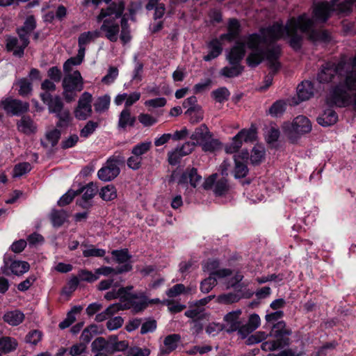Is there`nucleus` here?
Listing matches in <instances>:
<instances>
[{
	"label": "nucleus",
	"instance_id": "obj_1",
	"mask_svg": "<svg viewBox=\"0 0 356 356\" xmlns=\"http://www.w3.org/2000/svg\"><path fill=\"white\" fill-rule=\"evenodd\" d=\"M303 33H306L313 41H327L330 38L326 31L315 29L314 21L305 13L289 19L285 26L275 22L268 28L262 29L261 35L251 34L243 41H236L228 55L229 62L230 64L240 63L245 56L246 43L251 49L246 59L247 63L250 67H254L264 59L269 44L281 38H286L290 46L297 50L301 47Z\"/></svg>",
	"mask_w": 356,
	"mask_h": 356
},
{
	"label": "nucleus",
	"instance_id": "obj_2",
	"mask_svg": "<svg viewBox=\"0 0 356 356\" xmlns=\"http://www.w3.org/2000/svg\"><path fill=\"white\" fill-rule=\"evenodd\" d=\"M320 83L339 81L327 99V104L343 107L354 104L356 98V55L353 59L341 60L337 64L327 63L317 75Z\"/></svg>",
	"mask_w": 356,
	"mask_h": 356
},
{
	"label": "nucleus",
	"instance_id": "obj_3",
	"mask_svg": "<svg viewBox=\"0 0 356 356\" xmlns=\"http://www.w3.org/2000/svg\"><path fill=\"white\" fill-rule=\"evenodd\" d=\"M124 3L123 1L111 3L106 9L102 8L97 17V22L103 21L100 26V33L111 42H116L118 40L120 26L117 19L122 18L124 10Z\"/></svg>",
	"mask_w": 356,
	"mask_h": 356
},
{
	"label": "nucleus",
	"instance_id": "obj_4",
	"mask_svg": "<svg viewBox=\"0 0 356 356\" xmlns=\"http://www.w3.org/2000/svg\"><path fill=\"white\" fill-rule=\"evenodd\" d=\"M355 1L356 0H331V3L327 1L318 3L314 6L313 17L316 22H325L332 10L349 11Z\"/></svg>",
	"mask_w": 356,
	"mask_h": 356
},
{
	"label": "nucleus",
	"instance_id": "obj_5",
	"mask_svg": "<svg viewBox=\"0 0 356 356\" xmlns=\"http://www.w3.org/2000/svg\"><path fill=\"white\" fill-rule=\"evenodd\" d=\"M40 98L48 106L49 113H55L59 119L57 126H67L70 121V115L67 109L63 108L61 98L59 96L53 97L49 92L41 93Z\"/></svg>",
	"mask_w": 356,
	"mask_h": 356
},
{
	"label": "nucleus",
	"instance_id": "obj_6",
	"mask_svg": "<svg viewBox=\"0 0 356 356\" xmlns=\"http://www.w3.org/2000/svg\"><path fill=\"white\" fill-rule=\"evenodd\" d=\"M273 335L277 339L264 342L261 344V349L263 350L274 351L289 345V339L284 337V336L291 335L292 330L286 327L284 321H281L275 323L273 325Z\"/></svg>",
	"mask_w": 356,
	"mask_h": 356
},
{
	"label": "nucleus",
	"instance_id": "obj_7",
	"mask_svg": "<svg viewBox=\"0 0 356 356\" xmlns=\"http://www.w3.org/2000/svg\"><path fill=\"white\" fill-rule=\"evenodd\" d=\"M62 86L65 99L67 102L74 100L76 92L81 91L83 88V80L79 71L75 70L72 73L65 74Z\"/></svg>",
	"mask_w": 356,
	"mask_h": 356
},
{
	"label": "nucleus",
	"instance_id": "obj_8",
	"mask_svg": "<svg viewBox=\"0 0 356 356\" xmlns=\"http://www.w3.org/2000/svg\"><path fill=\"white\" fill-rule=\"evenodd\" d=\"M125 159L121 154L110 156L105 164L98 170V178L103 181H112L120 174V165H122Z\"/></svg>",
	"mask_w": 356,
	"mask_h": 356
},
{
	"label": "nucleus",
	"instance_id": "obj_9",
	"mask_svg": "<svg viewBox=\"0 0 356 356\" xmlns=\"http://www.w3.org/2000/svg\"><path fill=\"white\" fill-rule=\"evenodd\" d=\"M30 268V265L28 262L16 260L13 259L10 256L5 255L3 258V264L1 267V272L6 276L14 275L20 276L26 273Z\"/></svg>",
	"mask_w": 356,
	"mask_h": 356
},
{
	"label": "nucleus",
	"instance_id": "obj_10",
	"mask_svg": "<svg viewBox=\"0 0 356 356\" xmlns=\"http://www.w3.org/2000/svg\"><path fill=\"white\" fill-rule=\"evenodd\" d=\"M283 129L288 136L292 138L296 135L309 133L312 130V124L307 117L298 115L291 123H285Z\"/></svg>",
	"mask_w": 356,
	"mask_h": 356
},
{
	"label": "nucleus",
	"instance_id": "obj_11",
	"mask_svg": "<svg viewBox=\"0 0 356 356\" xmlns=\"http://www.w3.org/2000/svg\"><path fill=\"white\" fill-rule=\"evenodd\" d=\"M280 55V48L279 46H273L271 48L266 49L264 58H266L268 65L272 74H269L265 78L266 88L271 85L273 75L279 70L280 63L278 61Z\"/></svg>",
	"mask_w": 356,
	"mask_h": 356
},
{
	"label": "nucleus",
	"instance_id": "obj_12",
	"mask_svg": "<svg viewBox=\"0 0 356 356\" xmlns=\"http://www.w3.org/2000/svg\"><path fill=\"white\" fill-rule=\"evenodd\" d=\"M255 138L256 131L254 129H243L233 137L232 142L225 147V151L229 154L234 153L241 148L243 141L245 143L252 142Z\"/></svg>",
	"mask_w": 356,
	"mask_h": 356
},
{
	"label": "nucleus",
	"instance_id": "obj_13",
	"mask_svg": "<svg viewBox=\"0 0 356 356\" xmlns=\"http://www.w3.org/2000/svg\"><path fill=\"white\" fill-rule=\"evenodd\" d=\"M124 298L126 301L124 302V308L131 309L134 313L140 312L148 306V298L143 292L128 294Z\"/></svg>",
	"mask_w": 356,
	"mask_h": 356
},
{
	"label": "nucleus",
	"instance_id": "obj_14",
	"mask_svg": "<svg viewBox=\"0 0 356 356\" xmlns=\"http://www.w3.org/2000/svg\"><path fill=\"white\" fill-rule=\"evenodd\" d=\"M92 96L88 92H84L78 101V105L74 111L76 118L79 120H84L92 114L91 102Z\"/></svg>",
	"mask_w": 356,
	"mask_h": 356
},
{
	"label": "nucleus",
	"instance_id": "obj_15",
	"mask_svg": "<svg viewBox=\"0 0 356 356\" xmlns=\"http://www.w3.org/2000/svg\"><path fill=\"white\" fill-rule=\"evenodd\" d=\"M0 105L6 113L13 115H19L26 113L29 108V104L19 99L7 98L1 101Z\"/></svg>",
	"mask_w": 356,
	"mask_h": 356
},
{
	"label": "nucleus",
	"instance_id": "obj_16",
	"mask_svg": "<svg viewBox=\"0 0 356 356\" xmlns=\"http://www.w3.org/2000/svg\"><path fill=\"white\" fill-rule=\"evenodd\" d=\"M76 192L78 193V195L83 193L81 198L76 202L77 204L83 209H90L92 206V199L97 193V188L93 183H89L86 186L76 190Z\"/></svg>",
	"mask_w": 356,
	"mask_h": 356
},
{
	"label": "nucleus",
	"instance_id": "obj_17",
	"mask_svg": "<svg viewBox=\"0 0 356 356\" xmlns=\"http://www.w3.org/2000/svg\"><path fill=\"white\" fill-rule=\"evenodd\" d=\"M230 275L231 271L225 268L211 273L209 277L201 282L200 291L204 293H208L217 284L216 276L219 278H222Z\"/></svg>",
	"mask_w": 356,
	"mask_h": 356
},
{
	"label": "nucleus",
	"instance_id": "obj_18",
	"mask_svg": "<svg viewBox=\"0 0 356 356\" xmlns=\"http://www.w3.org/2000/svg\"><path fill=\"white\" fill-rule=\"evenodd\" d=\"M195 142H186L180 147L168 153V162L170 165H176L179 162L181 157L188 155L195 149Z\"/></svg>",
	"mask_w": 356,
	"mask_h": 356
},
{
	"label": "nucleus",
	"instance_id": "obj_19",
	"mask_svg": "<svg viewBox=\"0 0 356 356\" xmlns=\"http://www.w3.org/2000/svg\"><path fill=\"white\" fill-rule=\"evenodd\" d=\"M241 313V309H237L227 313L224 316V325L222 326L227 332H233L238 329L242 323V321L240 320Z\"/></svg>",
	"mask_w": 356,
	"mask_h": 356
},
{
	"label": "nucleus",
	"instance_id": "obj_20",
	"mask_svg": "<svg viewBox=\"0 0 356 356\" xmlns=\"http://www.w3.org/2000/svg\"><path fill=\"white\" fill-rule=\"evenodd\" d=\"M96 348H99V350L107 349V353L113 354L115 352L124 351L129 347V343L126 341H117L116 343H107L106 339L98 340L94 344Z\"/></svg>",
	"mask_w": 356,
	"mask_h": 356
},
{
	"label": "nucleus",
	"instance_id": "obj_21",
	"mask_svg": "<svg viewBox=\"0 0 356 356\" xmlns=\"http://www.w3.org/2000/svg\"><path fill=\"white\" fill-rule=\"evenodd\" d=\"M202 177L197 174V169L192 168L186 169L180 176L178 180V184L185 186L190 184L191 186L195 188L201 181Z\"/></svg>",
	"mask_w": 356,
	"mask_h": 356
},
{
	"label": "nucleus",
	"instance_id": "obj_22",
	"mask_svg": "<svg viewBox=\"0 0 356 356\" xmlns=\"http://www.w3.org/2000/svg\"><path fill=\"white\" fill-rule=\"evenodd\" d=\"M241 31V25L236 19H229L227 24V33L222 34L220 36L222 40H228L231 42L238 36Z\"/></svg>",
	"mask_w": 356,
	"mask_h": 356
},
{
	"label": "nucleus",
	"instance_id": "obj_23",
	"mask_svg": "<svg viewBox=\"0 0 356 356\" xmlns=\"http://www.w3.org/2000/svg\"><path fill=\"white\" fill-rule=\"evenodd\" d=\"M180 340L181 336L178 334L168 335L163 341L164 347L160 348V353L161 355L170 354L177 348Z\"/></svg>",
	"mask_w": 356,
	"mask_h": 356
},
{
	"label": "nucleus",
	"instance_id": "obj_24",
	"mask_svg": "<svg viewBox=\"0 0 356 356\" xmlns=\"http://www.w3.org/2000/svg\"><path fill=\"white\" fill-rule=\"evenodd\" d=\"M211 134V133L208 127L204 124H202L195 129L191 136V139L193 142L195 143V145L201 146Z\"/></svg>",
	"mask_w": 356,
	"mask_h": 356
},
{
	"label": "nucleus",
	"instance_id": "obj_25",
	"mask_svg": "<svg viewBox=\"0 0 356 356\" xmlns=\"http://www.w3.org/2000/svg\"><path fill=\"white\" fill-rule=\"evenodd\" d=\"M314 95V86L311 81H305L297 87V95L300 101H306Z\"/></svg>",
	"mask_w": 356,
	"mask_h": 356
},
{
	"label": "nucleus",
	"instance_id": "obj_26",
	"mask_svg": "<svg viewBox=\"0 0 356 356\" xmlns=\"http://www.w3.org/2000/svg\"><path fill=\"white\" fill-rule=\"evenodd\" d=\"M338 116L334 111L328 108L317 118V122L323 127H328L335 124L337 121Z\"/></svg>",
	"mask_w": 356,
	"mask_h": 356
},
{
	"label": "nucleus",
	"instance_id": "obj_27",
	"mask_svg": "<svg viewBox=\"0 0 356 356\" xmlns=\"http://www.w3.org/2000/svg\"><path fill=\"white\" fill-rule=\"evenodd\" d=\"M184 315L191 319L209 320V314L205 312L204 308L195 305L194 302L190 305L189 309L185 312Z\"/></svg>",
	"mask_w": 356,
	"mask_h": 356
},
{
	"label": "nucleus",
	"instance_id": "obj_28",
	"mask_svg": "<svg viewBox=\"0 0 356 356\" xmlns=\"http://www.w3.org/2000/svg\"><path fill=\"white\" fill-rule=\"evenodd\" d=\"M248 153L247 152H243L242 161H240L239 156H234V176L236 178L244 177L247 175L248 170L244 160L248 159Z\"/></svg>",
	"mask_w": 356,
	"mask_h": 356
},
{
	"label": "nucleus",
	"instance_id": "obj_29",
	"mask_svg": "<svg viewBox=\"0 0 356 356\" xmlns=\"http://www.w3.org/2000/svg\"><path fill=\"white\" fill-rule=\"evenodd\" d=\"M220 38L213 39L209 43V48L210 49L209 54L204 56L205 61H210L212 59L217 58L222 51V44Z\"/></svg>",
	"mask_w": 356,
	"mask_h": 356
},
{
	"label": "nucleus",
	"instance_id": "obj_30",
	"mask_svg": "<svg viewBox=\"0 0 356 356\" xmlns=\"http://www.w3.org/2000/svg\"><path fill=\"white\" fill-rule=\"evenodd\" d=\"M3 321L12 326H17L22 323L24 319V314L19 310L7 312L3 315Z\"/></svg>",
	"mask_w": 356,
	"mask_h": 356
},
{
	"label": "nucleus",
	"instance_id": "obj_31",
	"mask_svg": "<svg viewBox=\"0 0 356 356\" xmlns=\"http://www.w3.org/2000/svg\"><path fill=\"white\" fill-rule=\"evenodd\" d=\"M132 268V266L130 264H124L122 266L118 267L115 269L108 266H103L95 270L97 275H103L107 276L111 273H122L124 272L130 271Z\"/></svg>",
	"mask_w": 356,
	"mask_h": 356
},
{
	"label": "nucleus",
	"instance_id": "obj_32",
	"mask_svg": "<svg viewBox=\"0 0 356 356\" xmlns=\"http://www.w3.org/2000/svg\"><path fill=\"white\" fill-rule=\"evenodd\" d=\"M136 122V118L132 116L130 110L123 109L119 115L118 127L124 129L127 127H134Z\"/></svg>",
	"mask_w": 356,
	"mask_h": 356
},
{
	"label": "nucleus",
	"instance_id": "obj_33",
	"mask_svg": "<svg viewBox=\"0 0 356 356\" xmlns=\"http://www.w3.org/2000/svg\"><path fill=\"white\" fill-rule=\"evenodd\" d=\"M200 147L205 152H214L222 148V143L218 139L213 138L211 134Z\"/></svg>",
	"mask_w": 356,
	"mask_h": 356
},
{
	"label": "nucleus",
	"instance_id": "obj_34",
	"mask_svg": "<svg viewBox=\"0 0 356 356\" xmlns=\"http://www.w3.org/2000/svg\"><path fill=\"white\" fill-rule=\"evenodd\" d=\"M19 131L29 134L35 131V126L33 121L29 116H23L17 122Z\"/></svg>",
	"mask_w": 356,
	"mask_h": 356
},
{
	"label": "nucleus",
	"instance_id": "obj_35",
	"mask_svg": "<svg viewBox=\"0 0 356 356\" xmlns=\"http://www.w3.org/2000/svg\"><path fill=\"white\" fill-rule=\"evenodd\" d=\"M17 33L19 38L18 40L21 42V48L15 52V56L20 58L24 55V49L29 44V35L31 33L21 28L17 29Z\"/></svg>",
	"mask_w": 356,
	"mask_h": 356
},
{
	"label": "nucleus",
	"instance_id": "obj_36",
	"mask_svg": "<svg viewBox=\"0 0 356 356\" xmlns=\"http://www.w3.org/2000/svg\"><path fill=\"white\" fill-rule=\"evenodd\" d=\"M99 36L100 31L98 30L83 32L79 36L78 44L81 46L85 45L86 47L90 42H94Z\"/></svg>",
	"mask_w": 356,
	"mask_h": 356
},
{
	"label": "nucleus",
	"instance_id": "obj_37",
	"mask_svg": "<svg viewBox=\"0 0 356 356\" xmlns=\"http://www.w3.org/2000/svg\"><path fill=\"white\" fill-rule=\"evenodd\" d=\"M67 218V214L64 210H52L50 219L54 227H60Z\"/></svg>",
	"mask_w": 356,
	"mask_h": 356
},
{
	"label": "nucleus",
	"instance_id": "obj_38",
	"mask_svg": "<svg viewBox=\"0 0 356 356\" xmlns=\"http://www.w3.org/2000/svg\"><path fill=\"white\" fill-rule=\"evenodd\" d=\"M16 339L10 337H3L0 339V350L3 353H10L15 350L17 347Z\"/></svg>",
	"mask_w": 356,
	"mask_h": 356
},
{
	"label": "nucleus",
	"instance_id": "obj_39",
	"mask_svg": "<svg viewBox=\"0 0 356 356\" xmlns=\"http://www.w3.org/2000/svg\"><path fill=\"white\" fill-rule=\"evenodd\" d=\"M110 102L111 97L108 95L98 97L94 104L95 111L99 113L106 111L109 108Z\"/></svg>",
	"mask_w": 356,
	"mask_h": 356
},
{
	"label": "nucleus",
	"instance_id": "obj_40",
	"mask_svg": "<svg viewBox=\"0 0 356 356\" xmlns=\"http://www.w3.org/2000/svg\"><path fill=\"white\" fill-rule=\"evenodd\" d=\"M232 67H225L220 70V74L228 78L238 76L243 70V67L238 64H232Z\"/></svg>",
	"mask_w": 356,
	"mask_h": 356
},
{
	"label": "nucleus",
	"instance_id": "obj_41",
	"mask_svg": "<svg viewBox=\"0 0 356 356\" xmlns=\"http://www.w3.org/2000/svg\"><path fill=\"white\" fill-rule=\"evenodd\" d=\"M99 196L104 201H111L117 197V190L113 185H107L101 188Z\"/></svg>",
	"mask_w": 356,
	"mask_h": 356
},
{
	"label": "nucleus",
	"instance_id": "obj_42",
	"mask_svg": "<svg viewBox=\"0 0 356 356\" xmlns=\"http://www.w3.org/2000/svg\"><path fill=\"white\" fill-rule=\"evenodd\" d=\"M286 108V104L283 100H277L268 109V113L273 117L282 115Z\"/></svg>",
	"mask_w": 356,
	"mask_h": 356
},
{
	"label": "nucleus",
	"instance_id": "obj_43",
	"mask_svg": "<svg viewBox=\"0 0 356 356\" xmlns=\"http://www.w3.org/2000/svg\"><path fill=\"white\" fill-rule=\"evenodd\" d=\"M121 31H120V40L123 43L126 44L131 40L130 30L128 24V19L124 17H122L120 20Z\"/></svg>",
	"mask_w": 356,
	"mask_h": 356
},
{
	"label": "nucleus",
	"instance_id": "obj_44",
	"mask_svg": "<svg viewBox=\"0 0 356 356\" xmlns=\"http://www.w3.org/2000/svg\"><path fill=\"white\" fill-rule=\"evenodd\" d=\"M151 147V141L140 143L134 146V147L131 149V154L136 155L137 156L142 157L143 155L145 154L150 150Z\"/></svg>",
	"mask_w": 356,
	"mask_h": 356
},
{
	"label": "nucleus",
	"instance_id": "obj_45",
	"mask_svg": "<svg viewBox=\"0 0 356 356\" xmlns=\"http://www.w3.org/2000/svg\"><path fill=\"white\" fill-rule=\"evenodd\" d=\"M112 255L119 264H129L128 261L131 258L127 249L115 250L111 252Z\"/></svg>",
	"mask_w": 356,
	"mask_h": 356
},
{
	"label": "nucleus",
	"instance_id": "obj_46",
	"mask_svg": "<svg viewBox=\"0 0 356 356\" xmlns=\"http://www.w3.org/2000/svg\"><path fill=\"white\" fill-rule=\"evenodd\" d=\"M106 254L104 249L96 248L93 245H90L83 251L84 257H103Z\"/></svg>",
	"mask_w": 356,
	"mask_h": 356
},
{
	"label": "nucleus",
	"instance_id": "obj_47",
	"mask_svg": "<svg viewBox=\"0 0 356 356\" xmlns=\"http://www.w3.org/2000/svg\"><path fill=\"white\" fill-rule=\"evenodd\" d=\"M265 150L261 146L254 147L250 156V161L252 164H259L264 158Z\"/></svg>",
	"mask_w": 356,
	"mask_h": 356
},
{
	"label": "nucleus",
	"instance_id": "obj_48",
	"mask_svg": "<svg viewBox=\"0 0 356 356\" xmlns=\"http://www.w3.org/2000/svg\"><path fill=\"white\" fill-rule=\"evenodd\" d=\"M230 93L229 90L225 88H219L211 92V96L218 102H222L229 98Z\"/></svg>",
	"mask_w": 356,
	"mask_h": 356
},
{
	"label": "nucleus",
	"instance_id": "obj_49",
	"mask_svg": "<svg viewBox=\"0 0 356 356\" xmlns=\"http://www.w3.org/2000/svg\"><path fill=\"white\" fill-rule=\"evenodd\" d=\"M267 337L268 334L265 332L259 331L255 332L254 334L249 336L245 343L248 346L258 343L266 339Z\"/></svg>",
	"mask_w": 356,
	"mask_h": 356
},
{
	"label": "nucleus",
	"instance_id": "obj_50",
	"mask_svg": "<svg viewBox=\"0 0 356 356\" xmlns=\"http://www.w3.org/2000/svg\"><path fill=\"white\" fill-rule=\"evenodd\" d=\"M6 48L15 56V52L21 48V42L16 37L8 36L6 38Z\"/></svg>",
	"mask_w": 356,
	"mask_h": 356
},
{
	"label": "nucleus",
	"instance_id": "obj_51",
	"mask_svg": "<svg viewBox=\"0 0 356 356\" xmlns=\"http://www.w3.org/2000/svg\"><path fill=\"white\" fill-rule=\"evenodd\" d=\"M31 170V166L29 163L24 162L17 164L15 166L13 170V176L19 177L29 172Z\"/></svg>",
	"mask_w": 356,
	"mask_h": 356
},
{
	"label": "nucleus",
	"instance_id": "obj_52",
	"mask_svg": "<svg viewBox=\"0 0 356 356\" xmlns=\"http://www.w3.org/2000/svg\"><path fill=\"white\" fill-rule=\"evenodd\" d=\"M18 85L19 86V94L21 96H26L31 93L32 90L31 83L26 79H20L18 81Z\"/></svg>",
	"mask_w": 356,
	"mask_h": 356
},
{
	"label": "nucleus",
	"instance_id": "obj_53",
	"mask_svg": "<svg viewBox=\"0 0 356 356\" xmlns=\"http://www.w3.org/2000/svg\"><path fill=\"white\" fill-rule=\"evenodd\" d=\"M118 76V70L115 67H110L107 74L102 78V82L109 85L112 83Z\"/></svg>",
	"mask_w": 356,
	"mask_h": 356
},
{
	"label": "nucleus",
	"instance_id": "obj_54",
	"mask_svg": "<svg viewBox=\"0 0 356 356\" xmlns=\"http://www.w3.org/2000/svg\"><path fill=\"white\" fill-rule=\"evenodd\" d=\"M98 127V123L93 121H88L85 127L81 130L80 136L83 138H88Z\"/></svg>",
	"mask_w": 356,
	"mask_h": 356
},
{
	"label": "nucleus",
	"instance_id": "obj_55",
	"mask_svg": "<svg viewBox=\"0 0 356 356\" xmlns=\"http://www.w3.org/2000/svg\"><path fill=\"white\" fill-rule=\"evenodd\" d=\"M78 195V193L76 191L69 190L65 194H64L60 200L58 201V204L60 207H64L69 204L74 198L75 196Z\"/></svg>",
	"mask_w": 356,
	"mask_h": 356
},
{
	"label": "nucleus",
	"instance_id": "obj_56",
	"mask_svg": "<svg viewBox=\"0 0 356 356\" xmlns=\"http://www.w3.org/2000/svg\"><path fill=\"white\" fill-rule=\"evenodd\" d=\"M78 277L82 281H86L88 282H93L99 279V276L91 271L87 270H81L79 271Z\"/></svg>",
	"mask_w": 356,
	"mask_h": 356
},
{
	"label": "nucleus",
	"instance_id": "obj_57",
	"mask_svg": "<svg viewBox=\"0 0 356 356\" xmlns=\"http://www.w3.org/2000/svg\"><path fill=\"white\" fill-rule=\"evenodd\" d=\"M138 119L144 127H151L157 122L155 118L147 113H140L138 116Z\"/></svg>",
	"mask_w": 356,
	"mask_h": 356
},
{
	"label": "nucleus",
	"instance_id": "obj_58",
	"mask_svg": "<svg viewBox=\"0 0 356 356\" xmlns=\"http://www.w3.org/2000/svg\"><path fill=\"white\" fill-rule=\"evenodd\" d=\"M60 131L57 129H54L46 134V138L51 144V147L55 146L60 139Z\"/></svg>",
	"mask_w": 356,
	"mask_h": 356
},
{
	"label": "nucleus",
	"instance_id": "obj_59",
	"mask_svg": "<svg viewBox=\"0 0 356 356\" xmlns=\"http://www.w3.org/2000/svg\"><path fill=\"white\" fill-rule=\"evenodd\" d=\"M42 339V332L38 330H33L26 336V342L32 345H36Z\"/></svg>",
	"mask_w": 356,
	"mask_h": 356
},
{
	"label": "nucleus",
	"instance_id": "obj_60",
	"mask_svg": "<svg viewBox=\"0 0 356 356\" xmlns=\"http://www.w3.org/2000/svg\"><path fill=\"white\" fill-rule=\"evenodd\" d=\"M87 346L84 343H78L73 345L69 350L71 356H79L86 351Z\"/></svg>",
	"mask_w": 356,
	"mask_h": 356
},
{
	"label": "nucleus",
	"instance_id": "obj_61",
	"mask_svg": "<svg viewBox=\"0 0 356 356\" xmlns=\"http://www.w3.org/2000/svg\"><path fill=\"white\" fill-rule=\"evenodd\" d=\"M143 157L137 156L132 154L127 161V165L129 168L136 170H138L142 164Z\"/></svg>",
	"mask_w": 356,
	"mask_h": 356
},
{
	"label": "nucleus",
	"instance_id": "obj_62",
	"mask_svg": "<svg viewBox=\"0 0 356 356\" xmlns=\"http://www.w3.org/2000/svg\"><path fill=\"white\" fill-rule=\"evenodd\" d=\"M228 189V184L227 183V180L225 179H221L218 180L214 186V192L217 195H223Z\"/></svg>",
	"mask_w": 356,
	"mask_h": 356
},
{
	"label": "nucleus",
	"instance_id": "obj_63",
	"mask_svg": "<svg viewBox=\"0 0 356 356\" xmlns=\"http://www.w3.org/2000/svg\"><path fill=\"white\" fill-rule=\"evenodd\" d=\"M124 320L120 316H115L108 320L106 323V327L109 330H114L122 327Z\"/></svg>",
	"mask_w": 356,
	"mask_h": 356
},
{
	"label": "nucleus",
	"instance_id": "obj_64",
	"mask_svg": "<svg viewBox=\"0 0 356 356\" xmlns=\"http://www.w3.org/2000/svg\"><path fill=\"white\" fill-rule=\"evenodd\" d=\"M150 350L147 348L142 349L138 347L131 348L128 350L129 356H149Z\"/></svg>",
	"mask_w": 356,
	"mask_h": 356
}]
</instances>
